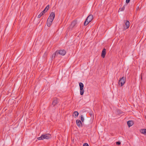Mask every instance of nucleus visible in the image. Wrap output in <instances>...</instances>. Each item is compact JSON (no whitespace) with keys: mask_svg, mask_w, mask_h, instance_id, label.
<instances>
[{"mask_svg":"<svg viewBox=\"0 0 146 146\" xmlns=\"http://www.w3.org/2000/svg\"><path fill=\"white\" fill-rule=\"evenodd\" d=\"M54 17V13L53 12H51L47 21V24L48 27H50L52 25V23L53 21Z\"/></svg>","mask_w":146,"mask_h":146,"instance_id":"f257e3e1","label":"nucleus"},{"mask_svg":"<svg viewBox=\"0 0 146 146\" xmlns=\"http://www.w3.org/2000/svg\"><path fill=\"white\" fill-rule=\"evenodd\" d=\"M51 135L50 134L46 133L44 135H42L40 137H38L37 139L38 140H42L44 139H48L51 138Z\"/></svg>","mask_w":146,"mask_h":146,"instance_id":"f03ea898","label":"nucleus"},{"mask_svg":"<svg viewBox=\"0 0 146 146\" xmlns=\"http://www.w3.org/2000/svg\"><path fill=\"white\" fill-rule=\"evenodd\" d=\"M93 19V16L92 15H89L87 17L85 22L84 23V26L87 25Z\"/></svg>","mask_w":146,"mask_h":146,"instance_id":"7ed1b4c3","label":"nucleus"},{"mask_svg":"<svg viewBox=\"0 0 146 146\" xmlns=\"http://www.w3.org/2000/svg\"><path fill=\"white\" fill-rule=\"evenodd\" d=\"M126 80L125 78L123 77L120 78L118 82V84L119 85L121 86H122L125 84Z\"/></svg>","mask_w":146,"mask_h":146,"instance_id":"20e7f679","label":"nucleus"},{"mask_svg":"<svg viewBox=\"0 0 146 146\" xmlns=\"http://www.w3.org/2000/svg\"><path fill=\"white\" fill-rule=\"evenodd\" d=\"M79 85L80 86V94L81 96H82L83 95L84 92V90L83 89L84 85L82 82L79 83Z\"/></svg>","mask_w":146,"mask_h":146,"instance_id":"39448f33","label":"nucleus"},{"mask_svg":"<svg viewBox=\"0 0 146 146\" xmlns=\"http://www.w3.org/2000/svg\"><path fill=\"white\" fill-rule=\"evenodd\" d=\"M130 23L128 21H126L125 25H123V29L124 30H126L128 29L129 27Z\"/></svg>","mask_w":146,"mask_h":146,"instance_id":"423d86ee","label":"nucleus"},{"mask_svg":"<svg viewBox=\"0 0 146 146\" xmlns=\"http://www.w3.org/2000/svg\"><path fill=\"white\" fill-rule=\"evenodd\" d=\"M58 54L61 55L62 56L64 55L66 53L65 50H57Z\"/></svg>","mask_w":146,"mask_h":146,"instance_id":"0eeeda50","label":"nucleus"},{"mask_svg":"<svg viewBox=\"0 0 146 146\" xmlns=\"http://www.w3.org/2000/svg\"><path fill=\"white\" fill-rule=\"evenodd\" d=\"M77 24V21H74L72 22L71 23V24L70 26V28L72 29L76 24Z\"/></svg>","mask_w":146,"mask_h":146,"instance_id":"6e6552de","label":"nucleus"},{"mask_svg":"<svg viewBox=\"0 0 146 146\" xmlns=\"http://www.w3.org/2000/svg\"><path fill=\"white\" fill-rule=\"evenodd\" d=\"M76 123L77 125L79 127H80L82 126V123L80 120L77 119L76 121Z\"/></svg>","mask_w":146,"mask_h":146,"instance_id":"1a4fd4ad","label":"nucleus"},{"mask_svg":"<svg viewBox=\"0 0 146 146\" xmlns=\"http://www.w3.org/2000/svg\"><path fill=\"white\" fill-rule=\"evenodd\" d=\"M106 53V49L104 48L103 49V50L102 51V54H101L102 57V58H104L105 56Z\"/></svg>","mask_w":146,"mask_h":146,"instance_id":"9d476101","label":"nucleus"},{"mask_svg":"<svg viewBox=\"0 0 146 146\" xmlns=\"http://www.w3.org/2000/svg\"><path fill=\"white\" fill-rule=\"evenodd\" d=\"M58 54V53L57 50H56L55 53L53 54L52 56V59H54L55 57L57 56Z\"/></svg>","mask_w":146,"mask_h":146,"instance_id":"9b49d317","label":"nucleus"},{"mask_svg":"<svg viewBox=\"0 0 146 146\" xmlns=\"http://www.w3.org/2000/svg\"><path fill=\"white\" fill-rule=\"evenodd\" d=\"M58 99L56 98L53 100L52 103V105L53 106H54L57 104L58 102Z\"/></svg>","mask_w":146,"mask_h":146,"instance_id":"f8f14e48","label":"nucleus"},{"mask_svg":"<svg viewBox=\"0 0 146 146\" xmlns=\"http://www.w3.org/2000/svg\"><path fill=\"white\" fill-rule=\"evenodd\" d=\"M127 124L129 127H130L133 124V122L132 121H129L127 122Z\"/></svg>","mask_w":146,"mask_h":146,"instance_id":"ddd939ff","label":"nucleus"},{"mask_svg":"<svg viewBox=\"0 0 146 146\" xmlns=\"http://www.w3.org/2000/svg\"><path fill=\"white\" fill-rule=\"evenodd\" d=\"M50 7V5H48L42 11V12H43L44 13H45L49 9Z\"/></svg>","mask_w":146,"mask_h":146,"instance_id":"4468645a","label":"nucleus"},{"mask_svg":"<svg viewBox=\"0 0 146 146\" xmlns=\"http://www.w3.org/2000/svg\"><path fill=\"white\" fill-rule=\"evenodd\" d=\"M125 5H124L122 8H119V11H123L125 9Z\"/></svg>","mask_w":146,"mask_h":146,"instance_id":"2eb2a0df","label":"nucleus"},{"mask_svg":"<svg viewBox=\"0 0 146 146\" xmlns=\"http://www.w3.org/2000/svg\"><path fill=\"white\" fill-rule=\"evenodd\" d=\"M141 131L142 133L146 134V129H142L141 130Z\"/></svg>","mask_w":146,"mask_h":146,"instance_id":"dca6fc26","label":"nucleus"},{"mask_svg":"<svg viewBox=\"0 0 146 146\" xmlns=\"http://www.w3.org/2000/svg\"><path fill=\"white\" fill-rule=\"evenodd\" d=\"M44 13L43 12H42L38 16V18H40L42 16Z\"/></svg>","mask_w":146,"mask_h":146,"instance_id":"f3484780","label":"nucleus"},{"mask_svg":"<svg viewBox=\"0 0 146 146\" xmlns=\"http://www.w3.org/2000/svg\"><path fill=\"white\" fill-rule=\"evenodd\" d=\"M74 114L76 117H77L79 114L78 112L77 111H75L74 112Z\"/></svg>","mask_w":146,"mask_h":146,"instance_id":"a211bd4d","label":"nucleus"},{"mask_svg":"<svg viewBox=\"0 0 146 146\" xmlns=\"http://www.w3.org/2000/svg\"><path fill=\"white\" fill-rule=\"evenodd\" d=\"M47 54L46 52H45L43 55V56L44 58H46L47 57Z\"/></svg>","mask_w":146,"mask_h":146,"instance_id":"6ab92c4d","label":"nucleus"},{"mask_svg":"<svg viewBox=\"0 0 146 146\" xmlns=\"http://www.w3.org/2000/svg\"><path fill=\"white\" fill-rule=\"evenodd\" d=\"M80 117H81V121L82 122H83L84 121V118L83 116V115H81Z\"/></svg>","mask_w":146,"mask_h":146,"instance_id":"aec40b11","label":"nucleus"},{"mask_svg":"<svg viewBox=\"0 0 146 146\" xmlns=\"http://www.w3.org/2000/svg\"><path fill=\"white\" fill-rule=\"evenodd\" d=\"M83 146H89L88 144L86 143L84 144Z\"/></svg>","mask_w":146,"mask_h":146,"instance_id":"412c9836","label":"nucleus"},{"mask_svg":"<svg viewBox=\"0 0 146 146\" xmlns=\"http://www.w3.org/2000/svg\"><path fill=\"white\" fill-rule=\"evenodd\" d=\"M116 143L117 145H119L121 144V142L120 141L117 142Z\"/></svg>","mask_w":146,"mask_h":146,"instance_id":"4be33fe9","label":"nucleus"},{"mask_svg":"<svg viewBox=\"0 0 146 146\" xmlns=\"http://www.w3.org/2000/svg\"><path fill=\"white\" fill-rule=\"evenodd\" d=\"M130 0H126V3H128L130 1Z\"/></svg>","mask_w":146,"mask_h":146,"instance_id":"5701e85b","label":"nucleus"},{"mask_svg":"<svg viewBox=\"0 0 146 146\" xmlns=\"http://www.w3.org/2000/svg\"><path fill=\"white\" fill-rule=\"evenodd\" d=\"M90 114L91 117L93 116V115L92 113Z\"/></svg>","mask_w":146,"mask_h":146,"instance_id":"b1692460","label":"nucleus"}]
</instances>
